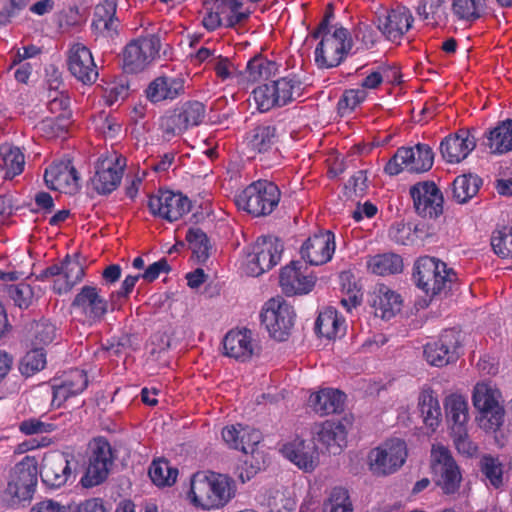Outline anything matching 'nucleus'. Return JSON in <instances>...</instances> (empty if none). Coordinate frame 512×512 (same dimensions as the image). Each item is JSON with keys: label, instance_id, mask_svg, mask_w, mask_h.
<instances>
[{"label": "nucleus", "instance_id": "1", "mask_svg": "<svg viewBox=\"0 0 512 512\" xmlns=\"http://www.w3.org/2000/svg\"><path fill=\"white\" fill-rule=\"evenodd\" d=\"M235 495V482L226 474L198 471L191 478V501L203 510L223 508Z\"/></svg>", "mask_w": 512, "mask_h": 512}, {"label": "nucleus", "instance_id": "2", "mask_svg": "<svg viewBox=\"0 0 512 512\" xmlns=\"http://www.w3.org/2000/svg\"><path fill=\"white\" fill-rule=\"evenodd\" d=\"M319 39L314 52L315 62L319 68L338 66L352 47V41L347 29L329 24L325 18L313 33Z\"/></svg>", "mask_w": 512, "mask_h": 512}, {"label": "nucleus", "instance_id": "3", "mask_svg": "<svg viewBox=\"0 0 512 512\" xmlns=\"http://www.w3.org/2000/svg\"><path fill=\"white\" fill-rule=\"evenodd\" d=\"M430 469L435 485L445 495L459 492L463 475L449 448L442 443H434L430 453Z\"/></svg>", "mask_w": 512, "mask_h": 512}, {"label": "nucleus", "instance_id": "4", "mask_svg": "<svg viewBox=\"0 0 512 512\" xmlns=\"http://www.w3.org/2000/svg\"><path fill=\"white\" fill-rule=\"evenodd\" d=\"M501 393L490 382H479L472 395L474 407L478 410L479 425L486 431H496L504 421L505 411L501 404Z\"/></svg>", "mask_w": 512, "mask_h": 512}, {"label": "nucleus", "instance_id": "5", "mask_svg": "<svg viewBox=\"0 0 512 512\" xmlns=\"http://www.w3.org/2000/svg\"><path fill=\"white\" fill-rule=\"evenodd\" d=\"M413 277L418 288L427 295L435 296L447 289L455 274L444 262L424 256L415 262Z\"/></svg>", "mask_w": 512, "mask_h": 512}, {"label": "nucleus", "instance_id": "6", "mask_svg": "<svg viewBox=\"0 0 512 512\" xmlns=\"http://www.w3.org/2000/svg\"><path fill=\"white\" fill-rule=\"evenodd\" d=\"M302 83L292 77L269 80L258 85V111L282 107L302 95Z\"/></svg>", "mask_w": 512, "mask_h": 512}, {"label": "nucleus", "instance_id": "7", "mask_svg": "<svg viewBox=\"0 0 512 512\" xmlns=\"http://www.w3.org/2000/svg\"><path fill=\"white\" fill-rule=\"evenodd\" d=\"M407 445L404 440L392 438L373 448L367 457L370 471L377 476H386L398 471L406 462Z\"/></svg>", "mask_w": 512, "mask_h": 512}, {"label": "nucleus", "instance_id": "8", "mask_svg": "<svg viewBox=\"0 0 512 512\" xmlns=\"http://www.w3.org/2000/svg\"><path fill=\"white\" fill-rule=\"evenodd\" d=\"M260 318L271 338L285 341L293 328L295 312L282 298H271L263 305Z\"/></svg>", "mask_w": 512, "mask_h": 512}, {"label": "nucleus", "instance_id": "9", "mask_svg": "<svg viewBox=\"0 0 512 512\" xmlns=\"http://www.w3.org/2000/svg\"><path fill=\"white\" fill-rule=\"evenodd\" d=\"M40 475L38 460L35 456L27 455L16 463L9 472L7 491L18 501L32 499Z\"/></svg>", "mask_w": 512, "mask_h": 512}, {"label": "nucleus", "instance_id": "10", "mask_svg": "<svg viewBox=\"0 0 512 512\" xmlns=\"http://www.w3.org/2000/svg\"><path fill=\"white\" fill-rule=\"evenodd\" d=\"M433 159V152L426 144L401 147L386 164L385 172L389 175H397L404 170L422 173L432 167Z\"/></svg>", "mask_w": 512, "mask_h": 512}, {"label": "nucleus", "instance_id": "11", "mask_svg": "<svg viewBox=\"0 0 512 512\" xmlns=\"http://www.w3.org/2000/svg\"><path fill=\"white\" fill-rule=\"evenodd\" d=\"M148 208L153 216L175 222L191 210V201L181 192L159 189L149 196Z\"/></svg>", "mask_w": 512, "mask_h": 512}, {"label": "nucleus", "instance_id": "12", "mask_svg": "<svg viewBox=\"0 0 512 512\" xmlns=\"http://www.w3.org/2000/svg\"><path fill=\"white\" fill-rule=\"evenodd\" d=\"M112 448L104 437L95 438L91 444L89 463L81 483L84 487H94L106 480L113 464Z\"/></svg>", "mask_w": 512, "mask_h": 512}, {"label": "nucleus", "instance_id": "13", "mask_svg": "<svg viewBox=\"0 0 512 512\" xmlns=\"http://www.w3.org/2000/svg\"><path fill=\"white\" fill-rule=\"evenodd\" d=\"M72 309L81 315L90 325L100 323L109 310L108 300L101 294V289L95 285H84L75 295Z\"/></svg>", "mask_w": 512, "mask_h": 512}, {"label": "nucleus", "instance_id": "14", "mask_svg": "<svg viewBox=\"0 0 512 512\" xmlns=\"http://www.w3.org/2000/svg\"><path fill=\"white\" fill-rule=\"evenodd\" d=\"M160 38L156 34L140 37L126 45L123 52L124 69L128 73H138L158 55Z\"/></svg>", "mask_w": 512, "mask_h": 512}, {"label": "nucleus", "instance_id": "15", "mask_svg": "<svg viewBox=\"0 0 512 512\" xmlns=\"http://www.w3.org/2000/svg\"><path fill=\"white\" fill-rule=\"evenodd\" d=\"M48 188L66 194L76 193L80 188V176L70 159H62L50 164L44 173Z\"/></svg>", "mask_w": 512, "mask_h": 512}, {"label": "nucleus", "instance_id": "16", "mask_svg": "<svg viewBox=\"0 0 512 512\" xmlns=\"http://www.w3.org/2000/svg\"><path fill=\"white\" fill-rule=\"evenodd\" d=\"M410 195L418 215L436 218L443 212V195L434 182H419L410 188Z\"/></svg>", "mask_w": 512, "mask_h": 512}, {"label": "nucleus", "instance_id": "17", "mask_svg": "<svg viewBox=\"0 0 512 512\" xmlns=\"http://www.w3.org/2000/svg\"><path fill=\"white\" fill-rule=\"evenodd\" d=\"M279 283L286 295H303L312 291L316 277L299 261H292L281 269Z\"/></svg>", "mask_w": 512, "mask_h": 512}, {"label": "nucleus", "instance_id": "18", "mask_svg": "<svg viewBox=\"0 0 512 512\" xmlns=\"http://www.w3.org/2000/svg\"><path fill=\"white\" fill-rule=\"evenodd\" d=\"M39 471L46 487L58 489L64 486L72 477L69 455L62 452L46 454Z\"/></svg>", "mask_w": 512, "mask_h": 512}, {"label": "nucleus", "instance_id": "19", "mask_svg": "<svg viewBox=\"0 0 512 512\" xmlns=\"http://www.w3.org/2000/svg\"><path fill=\"white\" fill-rule=\"evenodd\" d=\"M459 334L454 330H447L441 336L424 347V356L432 366L442 367L458 357Z\"/></svg>", "mask_w": 512, "mask_h": 512}, {"label": "nucleus", "instance_id": "20", "mask_svg": "<svg viewBox=\"0 0 512 512\" xmlns=\"http://www.w3.org/2000/svg\"><path fill=\"white\" fill-rule=\"evenodd\" d=\"M335 252V237L331 231H322L309 237L301 246L302 258L311 265L329 262Z\"/></svg>", "mask_w": 512, "mask_h": 512}, {"label": "nucleus", "instance_id": "21", "mask_svg": "<svg viewBox=\"0 0 512 512\" xmlns=\"http://www.w3.org/2000/svg\"><path fill=\"white\" fill-rule=\"evenodd\" d=\"M67 64L70 73L83 84H93L98 78L92 53L81 43L71 47Z\"/></svg>", "mask_w": 512, "mask_h": 512}, {"label": "nucleus", "instance_id": "22", "mask_svg": "<svg viewBox=\"0 0 512 512\" xmlns=\"http://www.w3.org/2000/svg\"><path fill=\"white\" fill-rule=\"evenodd\" d=\"M311 435L315 444L321 445L333 454L340 453L346 446L347 430L340 422L327 420L315 423L311 427Z\"/></svg>", "mask_w": 512, "mask_h": 512}, {"label": "nucleus", "instance_id": "23", "mask_svg": "<svg viewBox=\"0 0 512 512\" xmlns=\"http://www.w3.org/2000/svg\"><path fill=\"white\" fill-rule=\"evenodd\" d=\"M87 372L74 368L63 373L59 383L53 385L52 405L60 407L69 398L82 394L88 387Z\"/></svg>", "mask_w": 512, "mask_h": 512}, {"label": "nucleus", "instance_id": "24", "mask_svg": "<svg viewBox=\"0 0 512 512\" xmlns=\"http://www.w3.org/2000/svg\"><path fill=\"white\" fill-rule=\"evenodd\" d=\"M282 455L305 472H312L318 466L319 456L315 443H307L301 438H294L283 444Z\"/></svg>", "mask_w": 512, "mask_h": 512}, {"label": "nucleus", "instance_id": "25", "mask_svg": "<svg viewBox=\"0 0 512 512\" xmlns=\"http://www.w3.org/2000/svg\"><path fill=\"white\" fill-rule=\"evenodd\" d=\"M125 163L119 158L104 159L97 163L92 179L94 189L103 195L112 193L120 185Z\"/></svg>", "mask_w": 512, "mask_h": 512}, {"label": "nucleus", "instance_id": "26", "mask_svg": "<svg viewBox=\"0 0 512 512\" xmlns=\"http://www.w3.org/2000/svg\"><path fill=\"white\" fill-rule=\"evenodd\" d=\"M413 16L405 6H397L378 17V29L389 40L400 39L412 26Z\"/></svg>", "mask_w": 512, "mask_h": 512}, {"label": "nucleus", "instance_id": "27", "mask_svg": "<svg viewBox=\"0 0 512 512\" xmlns=\"http://www.w3.org/2000/svg\"><path fill=\"white\" fill-rule=\"evenodd\" d=\"M475 137L468 130L447 136L440 144L442 157L449 163H459L475 149Z\"/></svg>", "mask_w": 512, "mask_h": 512}, {"label": "nucleus", "instance_id": "28", "mask_svg": "<svg viewBox=\"0 0 512 512\" xmlns=\"http://www.w3.org/2000/svg\"><path fill=\"white\" fill-rule=\"evenodd\" d=\"M222 345L225 356L246 362L252 358L254 351L252 331L247 328L232 329L224 336Z\"/></svg>", "mask_w": 512, "mask_h": 512}, {"label": "nucleus", "instance_id": "29", "mask_svg": "<svg viewBox=\"0 0 512 512\" xmlns=\"http://www.w3.org/2000/svg\"><path fill=\"white\" fill-rule=\"evenodd\" d=\"M184 80L180 77L159 76L148 85L145 93L152 103L173 101L184 93Z\"/></svg>", "mask_w": 512, "mask_h": 512}, {"label": "nucleus", "instance_id": "30", "mask_svg": "<svg viewBox=\"0 0 512 512\" xmlns=\"http://www.w3.org/2000/svg\"><path fill=\"white\" fill-rule=\"evenodd\" d=\"M79 254L76 253L73 258L66 255L61 261V278L55 279L53 291L58 294L70 292L75 285L80 283L85 277V267L78 260Z\"/></svg>", "mask_w": 512, "mask_h": 512}, {"label": "nucleus", "instance_id": "31", "mask_svg": "<svg viewBox=\"0 0 512 512\" xmlns=\"http://www.w3.org/2000/svg\"><path fill=\"white\" fill-rule=\"evenodd\" d=\"M117 4L114 0H104L96 5L91 27L104 37L117 34L119 19L116 16Z\"/></svg>", "mask_w": 512, "mask_h": 512}, {"label": "nucleus", "instance_id": "32", "mask_svg": "<svg viewBox=\"0 0 512 512\" xmlns=\"http://www.w3.org/2000/svg\"><path fill=\"white\" fill-rule=\"evenodd\" d=\"M371 302L375 315L386 320L399 313L402 307L401 296L385 285L375 289Z\"/></svg>", "mask_w": 512, "mask_h": 512}, {"label": "nucleus", "instance_id": "33", "mask_svg": "<svg viewBox=\"0 0 512 512\" xmlns=\"http://www.w3.org/2000/svg\"><path fill=\"white\" fill-rule=\"evenodd\" d=\"M346 321L334 307H325L319 312L316 320L317 332L327 338H341L346 333Z\"/></svg>", "mask_w": 512, "mask_h": 512}, {"label": "nucleus", "instance_id": "34", "mask_svg": "<svg viewBox=\"0 0 512 512\" xmlns=\"http://www.w3.org/2000/svg\"><path fill=\"white\" fill-rule=\"evenodd\" d=\"M345 395L339 390L323 389L310 395V407L320 415L337 413L342 410Z\"/></svg>", "mask_w": 512, "mask_h": 512}, {"label": "nucleus", "instance_id": "35", "mask_svg": "<svg viewBox=\"0 0 512 512\" xmlns=\"http://www.w3.org/2000/svg\"><path fill=\"white\" fill-rule=\"evenodd\" d=\"M447 422L450 430L466 428L469 421V407L466 398L460 394H451L444 402Z\"/></svg>", "mask_w": 512, "mask_h": 512}, {"label": "nucleus", "instance_id": "36", "mask_svg": "<svg viewBox=\"0 0 512 512\" xmlns=\"http://www.w3.org/2000/svg\"><path fill=\"white\" fill-rule=\"evenodd\" d=\"M283 252L282 241L273 236H268L258 242V274L269 271L277 265Z\"/></svg>", "mask_w": 512, "mask_h": 512}, {"label": "nucleus", "instance_id": "37", "mask_svg": "<svg viewBox=\"0 0 512 512\" xmlns=\"http://www.w3.org/2000/svg\"><path fill=\"white\" fill-rule=\"evenodd\" d=\"M418 407L425 425L432 430H435L441 420V408L439 401L431 388H422L418 397Z\"/></svg>", "mask_w": 512, "mask_h": 512}, {"label": "nucleus", "instance_id": "38", "mask_svg": "<svg viewBox=\"0 0 512 512\" xmlns=\"http://www.w3.org/2000/svg\"><path fill=\"white\" fill-rule=\"evenodd\" d=\"M255 3L256 0H248ZM242 0H203L204 9H216L228 18V26H235L244 21L250 14L249 10H242Z\"/></svg>", "mask_w": 512, "mask_h": 512}, {"label": "nucleus", "instance_id": "39", "mask_svg": "<svg viewBox=\"0 0 512 512\" xmlns=\"http://www.w3.org/2000/svg\"><path fill=\"white\" fill-rule=\"evenodd\" d=\"M24 154L18 147L8 143L0 145V169L5 179H13L24 170Z\"/></svg>", "mask_w": 512, "mask_h": 512}, {"label": "nucleus", "instance_id": "40", "mask_svg": "<svg viewBox=\"0 0 512 512\" xmlns=\"http://www.w3.org/2000/svg\"><path fill=\"white\" fill-rule=\"evenodd\" d=\"M487 145L492 153L512 151V119L500 122L487 135Z\"/></svg>", "mask_w": 512, "mask_h": 512}, {"label": "nucleus", "instance_id": "41", "mask_svg": "<svg viewBox=\"0 0 512 512\" xmlns=\"http://www.w3.org/2000/svg\"><path fill=\"white\" fill-rule=\"evenodd\" d=\"M281 191L269 180H258V216L270 215L279 205Z\"/></svg>", "mask_w": 512, "mask_h": 512}, {"label": "nucleus", "instance_id": "42", "mask_svg": "<svg viewBox=\"0 0 512 512\" xmlns=\"http://www.w3.org/2000/svg\"><path fill=\"white\" fill-rule=\"evenodd\" d=\"M366 264L368 271L380 276L397 274L403 269L402 258L394 253L369 256Z\"/></svg>", "mask_w": 512, "mask_h": 512}, {"label": "nucleus", "instance_id": "43", "mask_svg": "<svg viewBox=\"0 0 512 512\" xmlns=\"http://www.w3.org/2000/svg\"><path fill=\"white\" fill-rule=\"evenodd\" d=\"M179 471L165 458L154 459L148 469V475L157 487H171L178 477Z\"/></svg>", "mask_w": 512, "mask_h": 512}, {"label": "nucleus", "instance_id": "44", "mask_svg": "<svg viewBox=\"0 0 512 512\" xmlns=\"http://www.w3.org/2000/svg\"><path fill=\"white\" fill-rule=\"evenodd\" d=\"M485 10V0H453L452 18L462 23H472L481 17Z\"/></svg>", "mask_w": 512, "mask_h": 512}, {"label": "nucleus", "instance_id": "45", "mask_svg": "<svg viewBox=\"0 0 512 512\" xmlns=\"http://www.w3.org/2000/svg\"><path fill=\"white\" fill-rule=\"evenodd\" d=\"M416 10L428 25L440 26L448 21L444 0H421Z\"/></svg>", "mask_w": 512, "mask_h": 512}, {"label": "nucleus", "instance_id": "46", "mask_svg": "<svg viewBox=\"0 0 512 512\" xmlns=\"http://www.w3.org/2000/svg\"><path fill=\"white\" fill-rule=\"evenodd\" d=\"M71 124L69 117L66 114H60L55 117L45 118L36 125L39 135L47 139H55L64 137Z\"/></svg>", "mask_w": 512, "mask_h": 512}, {"label": "nucleus", "instance_id": "47", "mask_svg": "<svg viewBox=\"0 0 512 512\" xmlns=\"http://www.w3.org/2000/svg\"><path fill=\"white\" fill-rule=\"evenodd\" d=\"M46 352L42 347H33L19 361V372L22 376L31 377L46 366Z\"/></svg>", "mask_w": 512, "mask_h": 512}, {"label": "nucleus", "instance_id": "48", "mask_svg": "<svg viewBox=\"0 0 512 512\" xmlns=\"http://www.w3.org/2000/svg\"><path fill=\"white\" fill-rule=\"evenodd\" d=\"M275 128L272 126H265L258 131V138L261 141L258 143V154H263L258 160L263 162V167H270L278 160L277 149L274 148Z\"/></svg>", "mask_w": 512, "mask_h": 512}, {"label": "nucleus", "instance_id": "49", "mask_svg": "<svg viewBox=\"0 0 512 512\" xmlns=\"http://www.w3.org/2000/svg\"><path fill=\"white\" fill-rule=\"evenodd\" d=\"M159 129L163 138L170 141L175 136L183 134L188 128L176 107L160 117Z\"/></svg>", "mask_w": 512, "mask_h": 512}, {"label": "nucleus", "instance_id": "50", "mask_svg": "<svg viewBox=\"0 0 512 512\" xmlns=\"http://www.w3.org/2000/svg\"><path fill=\"white\" fill-rule=\"evenodd\" d=\"M479 468L491 486L494 488L502 486L504 466L498 457L483 455L479 461Z\"/></svg>", "mask_w": 512, "mask_h": 512}, {"label": "nucleus", "instance_id": "51", "mask_svg": "<svg viewBox=\"0 0 512 512\" xmlns=\"http://www.w3.org/2000/svg\"><path fill=\"white\" fill-rule=\"evenodd\" d=\"M190 248L199 263H205L210 254V241L206 233L200 228H189L186 237Z\"/></svg>", "mask_w": 512, "mask_h": 512}, {"label": "nucleus", "instance_id": "52", "mask_svg": "<svg viewBox=\"0 0 512 512\" xmlns=\"http://www.w3.org/2000/svg\"><path fill=\"white\" fill-rule=\"evenodd\" d=\"M480 179L476 175H461L453 182V196L458 203H465L478 192Z\"/></svg>", "mask_w": 512, "mask_h": 512}, {"label": "nucleus", "instance_id": "53", "mask_svg": "<svg viewBox=\"0 0 512 512\" xmlns=\"http://www.w3.org/2000/svg\"><path fill=\"white\" fill-rule=\"evenodd\" d=\"M56 336V327L46 319L31 324L29 338L33 347H42L50 344Z\"/></svg>", "mask_w": 512, "mask_h": 512}, {"label": "nucleus", "instance_id": "54", "mask_svg": "<svg viewBox=\"0 0 512 512\" xmlns=\"http://www.w3.org/2000/svg\"><path fill=\"white\" fill-rule=\"evenodd\" d=\"M295 500L287 495L286 490L274 488L269 490L264 496L263 505H266L271 512L289 511L294 509Z\"/></svg>", "mask_w": 512, "mask_h": 512}, {"label": "nucleus", "instance_id": "55", "mask_svg": "<svg viewBox=\"0 0 512 512\" xmlns=\"http://www.w3.org/2000/svg\"><path fill=\"white\" fill-rule=\"evenodd\" d=\"M177 111L181 113L187 128L200 125L206 114L205 105L199 101H187L178 106Z\"/></svg>", "mask_w": 512, "mask_h": 512}, {"label": "nucleus", "instance_id": "56", "mask_svg": "<svg viewBox=\"0 0 512 512\" xmlns=\"http://www.w3.org/2000/svg\"><path fill=\"white\" fill-rule=\"evenodd\" d=\"M324 512H353L347 490L335 487L324 504Z\"/></svg>", "mask_w": 512, "mask_h": 512}, {"label": "nucleus", "instance_id": "57", "mask_svg": "<svg viewBox=\"0 0 512 512\" xmlns=\"http://www.w3.org/2000/svg\"><path fill=\"white\" fill-rule=\"evenodd\" d=\"M9 298L20 309H27L34 300V290L27 283L9 285L7 288Z\"/></svg>", "mask_w": 512, "mask_h": 512}, {"label": "nucleus", "instance_id": "58", "mask_svg": "<svg viewBox=\"0 0 512 512\" xmlns=\"http://www.w3.org/2000/svg\"><path fill=\"white\" fill-rule=\"evenodd\" d=\"M237 84L242 90L250 91V98L256 102V55L252 56L244 71H240L237 75Z\"/></svg>", "mask_w": 512, "mask_h": 512}, {"label": "nucleus", "instance_id": "59", "mask_svg": "<svg viewBox=\"0 0 512 512\" xmlns=\"http://www.w3.org/2000/svg\"><path fill=\"white\" fill-rule=\"evenodd\" d=\"M494 252L502 258H512V229L495 231L491 238Z\"/></svg>", "mask_w": 512, "mask_h": 512}, {"label": "nucleus", "instance_id": "60", "mask_svg": "<svg viewBox=\"0 0 512 512\" xmlns=\"http://www.w3.org/2000/svg\"><path fill=\"white\" fill-rule=\"evenodd\" d=\"M367 98V93L363 89L346 90L338 101L337 108L339 113L344 116L351 113L359 104Z\"/></svg>", "mask_w": 512, "mask_h": 512}, {"label": "nucleus", "instance_id": "61", "mask_svg": "<svg viewBox=\"0 0 512 512\" xmlns=\"http://www.w3.org/2000/svg\"><path fill=\"white\" fill-rule=\"evenodd\" d=\"M454 446L459 454L465 457H473L478 450L477 445L470 439L468 429L461 428L451 431Z\"/></svg>", "mask_w": 512, "mask_h": 512}, {"label": "nucleus", "instance_id": "62", "mask_svg": "<svg viewBox=\"0 0 512 512\" xmlns=\"http://www.w3.org/2000/svg\"><path fill=\"white\" fill-rule=\"evenodd\" d=\"M19 431L24 435L47 434L58 429L54 422H44L38 418L25 419L19 423Z\"/></svg>", "mask_w": 512, "mask_h": 512}, {"label": "nucleus", "instance_id": "63", "mask_svg": "<svg viewBox=\"0 0 512 512\" xmlns=\"http://www.w3.org/2000/svg\"><path fill=\"white\" fill-rule=\"evenodd\" d=\"M256 198V181L250 183L245 189L236 194L235 204L241 211L246 212L252 217H256L254 199Z\"/></svg>", "mask_w": 512, "mask_h": 512}, {"label": "nucleus", "instance_id": "64", "mask_svg": "<svg viewBox=\"0 0 512 512\" xmlns=\"http://www.w3.org/2000/svg\"><path fill=\"white\" fill-rule=\"evenodd\" d=\"M48 98L47 107L51 113L57 115L66 114L70 118V98L67 94L58 90H50Z\"/></svg>", "mask_w": 512, "mask_h": 512}]
</instances>
